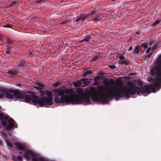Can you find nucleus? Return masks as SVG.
<instances>
[{
	"label": "nucleus",
	"mask_w": 161,
	"mask_h": 161,
	"mask_svg": "<svg viewBox=\"0 0 161 161\" xmlns=\"http://www.w3.org/2000/svg\"><path fill=\"white\" fill-rule=\"evenodd\" d=\"M99 53H96V54L93 57V58L91 60L92 61H94L97 59L99 57Z\"/></svg>",
	"instance_id": "obj_19"
},
{
	"label": "nucleus",
	"mask_w": 161,
	"mask_h": 161,
	"mask_svg": "<svg viewBox=\"0 0 161 161\" xmlns=\"http://www.w3.org/2000/svg\"><path fill=\"white\" fill-rule=\"evenodd\" d=\"M148 43V45H149L150 46H151L153 44V43L151 42H149Z\"/></svg>",
	"instance_id": "obj_49"
},
{
	"label": "nucleus",
	"mask_w": 161,
	"mask_h": 161,
	"mask_svg": "<svg viewBox=\"0 0 161 161\" xmlns=\"http://www.w3.org/2000/svg\"><path fill=\"white\" fill-rule=\"evenodd\" d=\"M13 160L14 161H23V156L20 155L14 156L13 157Z\"/></svg>",
	"instance_id": "obj_12"
},
{
	"label": "nucleus",
	"mask_w": 161,
	"mask_h": 161,
	"mask_svg": "<svg viewBox=\"0 0 161 161\" xmlns=\"http://www.w3.org/2000/svg\"><path fill=\"white\" fill-rule=\"evenodd\" d=\"M96 8H97L96 7H95V8L93 10H92L90 14V15L93 14L96 12L97 11V9Z\"/></svg>",
	"instance_id": "obj_28"
},
{
	"label": "nucleus",
	"mask_w": 161,
	"mask_h": 161,
	"mask_svg": "<svg viewBox=\"0 0 161 161\" xmlns=\"http://www.w3.org/2000/svg\"><path fill=\"white\" fill-rule=\"evenodd\" d=\"M88 16L89 15L88 14H86L85 16H84V17H86V19L88 17Z\"/></svg>",
	"instance_id": "obj_53"
},
{
	"label": "nucleus",
	"mask_w": 161,
	"mask_h": 161,
	"mask_svg": "<svg viewBox=\"0 0 161 161\" xmlns=\"http://www.w3.org/2000/svg\"><path fill=\"white\" fill-rule=\"evenodd\" d=\"M154 50H152H152L151 51V52H150V53H152V54H153L154 53Z\"/></svg>",
	"instance_id": "obj_52"
},
{
	"label": "nucleus",
	"mask_w": 161,
	"mask_h": 161,
	"mask_svg": "<svg viewBox=\"0 0 161 161\" xmlns=\"http://www.w3.org/2000/svg\"><path fill=\"white\" fill-rule=\"evenodd\" d=\"M60 84L58 82H55L53 85L54 86H57Z\"/></svg>",
	"instance_id": "obj_35"
},
{
	"label": "nucleus",
	"mask_w": 161,
	"mask_h": 161,
	"mask_svg": "<svg viewBox=\"0 0 161 161\" xmlns=\"http://www.w3.org/2000/svg\"><path fill=\"white\" fill-rule=\"evenodd\" d=\"M90 79H89V80L84 81L82 82V84H83V86H85L88 85L91 83V81H90Z\"/></svg>",
	"instance_id": "obj_23"
},
{
	"label": "nucleus",
	"mask_w": 161,
	"mask_h": 161,
	"mask_svg": "<svg viewBox=\"0 0 161 161\" xmlns=\"http://www.w3.org/2000/svg\"><path fill=\"white\" fill-rule=\"evenodd\" d=\"M2 144V142L0 140V145H1Z\"/></svg>",
	"instance_id": "obj_55"
},
{
	"label": "nucleus",
	"mask_w": 161,
	"mask_h": 161,
	"mask_svg": "<svg viewBox=\"0 0 161 161\" xmlns=\"http://www.w3.org/2000/svg\"><path fill=\"white\" fill-rule=\"evenodd\" d=\"M112 1H115V0H112Z\"/></svg>",
	"instance_id": "obj_57"
},
{
	"label": "nucleus",
	"mask_w": 161,
	"mask_h": 161,
	"mask_svg": "<svg viewBox=\"0 0 161 161\" xmlns=\"http://www.w3.org/2000/svg\"><path fill=\"white\" fill-rule=\"evenodd\" d=\"M98 92L94 86L90 88L89 91L85 92L82 89L78 88L76 89V92L77 95H75V104H78L85 102L87 104H89L90 99V96L94 101L99 102L103 104L107 103V97L106 96L105 87L103 86H97Z\"/></svg>",
	"instance_id": "obj_2"
},
{
	"label": "nucleus",
	"mask_w": 161,
	"mask_h": 161,
	"mask_svg": "<svg viewBox=\"0 0 161 161\" xmlns=\"http://www.w3.org/2000/svg\"><path fill=\"white\" fill-rule=\"evenodd\" d=\"M81 20V18L79 17L78 18L75 20V22H77L79 21V20Z\"/></svg>",
	"instance_id": "obj_39"
},
{
	"label": "nucleus",
	"mask_w": 161,
	"mask_h": 161,
	"mask_svg": "<svg viewBox=\"0 0 161 161\" xmlns=\"http://www.w3.org/2000/svg\"><path fill=\"white\" fill-rule=\"evenodd\" d=\"M34 87L36 90H40V87H39V86H34Z\"/></svg>",
	"instance_id": "obj_43"
},
{
	"label": "nucleus",
	"mask_w": 161,
	"mask_h": 161,
	"mask_svg": "<svg viewBox=\"0 0 161 161\" xmlns=\"http://www.w3.org/2000/svg\"><path fill=\"white\" fill-rule=\"evenodd\" d=\"M16 85L17 86L20 87L21 86V84L20 83H17Z\"/></svg>",
	"instance_id": "obj_48"
},
{
	"label": "nucleus",
	"mask_w": 161,
	"mask_h": 161,
	"mask_svg": "<svg viewBox=\"0 0 161 161\" xmlns=\"http://www.w3.org/2000/svg\"><path fill=\"white\" fill-rule=\"evenodd\" d=\"M53 92L55 93H57V95L58 96H60V97L66 96V97L65 99V100H66V101L68 100L69 99L70 96H69L68 94H65V90L58 88L54 90Z\"/></svg>",
	"instance_id": "obj_8"
},
{
	"label": "nucleus",
	"mask_w": 161,
	"mask_h": 161,
	"mask_svg": "<svg viewBox=\"0 0 161 161\" xmlns=\"http://www.w3.org/2000/svg\"><path fill=\"white\" fill-rule=\"evenodd\" d=\"M85 81H88L89 80V79L88 78H84Z\"/></svg>",
	"instance_id": "obj_51"
},
{
	"label": "nucleus",
	"mask_w": 161,
	"mask_h": 161,
	"mask_svg": "<svg viewBox=\"0 0 161 161\" xmlns=\"http://www.w3.org/2000/svg\"><path fill=\"white\" fill-rule=\"evenodd\" d=\"M6 144L9 147H12V143L9 141H8L7 140H6Z\"/></svg>",
	"instance_id": "obj_26"
},
{
	"label": "nucleus",
	"mask_w": 161,
	"mask_h": 161,
	"mask_svg": "<svg viewBox=\"0 0 161 161\" xmlns=\"http://www.w3.org/2000/svg\"><path fill=\"white\" fill-rule=\"evenodd\" d=\"M12 25L9 24H8L6 25H4L3 26L4 27H7L8 28H11L12 27Z\"/></svg>",
	"instance_id": "obj_31"
},
{
	"label": "nucleus",
	"mask_w": 161,
	"mask_h": 161,
	"mask_svg": "<svg viewBox=\"0 0 161 161\" xmlns=\"http://www.w3.org/2000/svg\"><path fill=\"white\" fill-rule=\"evenodd\" d=\"M158 45L157 44H155L154 46L152 47V49L153 50H155L157 47Z\"/></svg>",
	"instance_id": "obj_33"
},
{
	"label": "nucleus",
	"mask_w": 161,
	"mask_h": 161,
	"mask_svg": "<svg viewBox=\"0 0 161 161\" xmlns=\"http://www.w3.org/2000/svg\"><path fill=\"white\" fill-rule=\"evenodd\" d=\"M141 50V47L139 46H137L135 47L134 53H138Z\"/></svg>",
	"instance_id": "obj_18"
},
{
	"label": "nucleus",
	"mask_w": 161,
	"mask_h": 161,
	"mask_svg": "<svg viewBox=\"0 0 161 161\" xmlns=\"http://www.w3.org/2000/svg\"><path fill=\"white\" fill-rule=\"evenodd\" d=\"M93 73V72L91 70H89L87 71L86 72H85L83 74V75H82V76L85 77V76H86V75H87L90 74H91Z\"/></svg>",
	"instance_id": "obj_22"
},
{
	"label": "nucleus",
	"mask_w": 161,
	"mask_h": 161,
	"mask_svg": "<svg viewBox=\"0 0 161 161\" xmlns=\"http://www.w3.org/2000/svg\"><path fill=\"white\" fill-rule=\"evenodd\" d=\"M136 33L137 34H140V32L139 31H136Z\"/></svg>",
	"instance_id": "obj_54"
},
{
	"label": "nucleus",
	"mask_w": 161,
	"mask_h": 161,
	"mask_svg": "<svg viewBox=\"0 0 161 161\" xmlns=\"http://www.w3.org/2000/svg\"><path fill=\"white\" fill-rule=\"evenodd\" d=\"M156 63L154 67L151 70V75L154 76L156 75L155 79H153L155 81L153 84H150L149 85H145L143 87L140 88L139 87L134 86L133 83L131 81L128 83L127 87H113L114 90L109 93L106 92V96L107 97V103L108 102L109 99L112 98L113 97H115L118 98L119 97H129L130 95H134L136 93L139 95L140 93L145 94L146 93L149 94L151 92H154L155 89L159 90L161 87V74H158L157 73V70L155 69Z\"/></svg>",
	"instance_id": "obj_1"
},
{
	"label": "nucleus",
	"mask_w": 161,
	"mask_h": 161,
	"mask_svg": "<svg viewBox=\"0 0 161 161\" xmlns=\"http://www.w3.org/2000/svg\"><path fill=\"white\" fill-rule=\"evenodd\" d=\"M107 83L108 85H112L114 84V81L113 79H111L108 80Z\"/></svg>",
	"instance_id": "obj_20"
},
{
	"label": "nucleus",
	"mask_w": 161,
	"mask_h": 161,
	"mask_svg": "<svg viewBox=\"0 0 161 161\" xmlns=\"http://www.w3.org/2000/svg\"><path fill=\"white\" fill-rule=\"evenodd\" d=\"M13 41L10 39H8L7 40L6 43L8 44H13Z\"/></svg>",
	"instance_id": "obj_27"
},
{
	"label": "nucleus",
	"mask_w": 161,
	"mask_h": 161,
	"mask_svg": "<svg viewBox=\"0 0 161 161\" xmlns=\"http://www.w3.org/2000/svg\"><path fill=\"white\" fill-rule=\"evenodd\" d=\"M10 118L8 122V124L6 127V129L8 130H11L15 126L14 122L15 121L12 118Z\"/></svg>",
	"instance_id": "obj_11"
},
{
	"label": "nucleus",
	"mask_w": 161,
	"mask_h": 161,
	"mask_svg": "<svg viewBox=\"0 0 161 161\" xmlns=\"http://www.w3.org/2000/svg\"><path fill=\"white\" fill-rule=\"evenodd\" d=\"M98 19L97 17H95L94 19H92V20L94 21H97L98 20Z\"/></svg>",
	"instance_id": "obj_42"
},
{
	"label": "nucleus",
	"mask_w": 161,
	"mask_h": 161,
	"mask_svg": "<svg viewBox=\"0 0 161 161\" xmlns=\"http://www.w3.org/2000/svg\"><path fill=\"white\" fill-rule=\"evenodd\" d=\"M15 127L17 128V125L16 126H15Z\"/></svg>",
	"instance_id": "obj_56"
},
{
	"label": "nucleus",
	"mask_w": 161,
	"mask_h": 161,
	"mask_svg": "<svg viewBox=\"0 0 161 161\" xmlns=\"http://www.w3.org/2000/svg\"><path fill=\"white\" fill-rule=\"evenodd\" d=\"M142 46L143 47L147 49V48L148 47V43L147 42L146 43H142Z\"/></svg>",
	"instance_id": "obj_24"
},
{
	"label": "nucleus",
	"mask_w": 161,
	"mask_h": 161,
	"mask_svg": "<svg viewBox=\"0 0 161 161\" xmlns=\"http://www.w3.org/2000/svg\"><path fill=\"white\" fill-rule=\"evenodd\" d=\"M119 64H125L127 65L129 64L130 62L127 60L125 59L119 61Z\"/></svg>",
	"instance_id": "obj_15"
},
{
	"label": "nucleus",
	"mask_w": 161,
	"mask_h": 161,
	"mask_svg": "<svg viewBox=\"0 0 161 161\" xmlns=\"http://www.w3.org/2000/svg\"><path fill=\"white\" fill-rule=\"evenodd\" d=\"M45 0H38L37 2L38 3H43L44 2Z\"/></svg>",
	"instance_id": "obj_36"
},
{
	"label": "nucleus",
	"mask_w": 161,
	"mask_h": 161,
	"mask_svg": "<svg viewBox=\"0 0 161 161\" xmlns=\"http://www.w3.org/2000/svg\"><path fill=\"white\" fill-rule=\"evenodd\" d=\"M48 98L44 96L39 97L37 96L34 95L32 98V102L35 104H39L40 106L44 105L47 106L50 105L53 103V98L52 94L51 92H48L46 94Z\"/></svg>",
	"instance_id": "obj_4"
},
{
	"label": "nucleus",
	"mask_w": 161,
	"mask_h": 161,
	"mask_svg": "<svg viewBox=\"0 0 161 161\" xmlns=\"http://www.w3.org/2000/svg\"><path fill=\"white\" fill-rule=\"evenodd\" d=\"M133 49L132 47V46H130L129 48V49L128 50V51H131Z\"/></svg>",
	"instance_id": "obj_46"
},
{
	"label": "nucleus",
	"mask_w": 161,
	"mask_h": 161,
	"mask_svg": "<svg viewBox=\"0 0 161 161\" xmlns=\"http://www.w3.org/2000/svg\"><path fill=\"white\" fill-rule=\"evenodd\" d=\"M66 96L64 97H60L59 98L58 97H55L54 98V102L56 103H65L67 104H68L69 103L66 100H65V99L66 97Z\"/></svg>",
	"instance_id": "obj_10"
},
{
	"label": "nucleus",
	"mask_w": 161,
	"mask_h": 161,
	"mask_svg": "<svg viewBox=\"0 0 161 161\" xmlns=\"http://www.w3.org/2000/svg\"><path fill=\"white\" fill-rule=\"evenodd\" d=\"M2 94L5 95L6 97L8 99H13L14 96V90H10L1 88L0 90Z\"/></svg>",
	"instance_id": "obj_6"
},
{
	"label": "nucleus",
	"mask_w": 161,
	"mask_h": 161,
	"mask_svg": "<svg viewBox=\"0 0 161 161\" xmlns=\"http://www.w3.org/2000/svg\"><path fill=\"white\" fill-rule=\"evenodd\" d=\"M14 145L19 150V153L21 154L23 152V156L24 158L28 160L31 158L32 161H44L42 157L37 156L36 153L29 150H27L26 147L19 142L15 143Z\"/></svg>",
	"instance_id": "obj_3"
},
{
	"label": "nucleus",
	"mask_w": 161,
	"mask_h": 161,
	"mask_svg": "<svg viewBox=\"0 0 161 161\" xmlns=\"http://www.w3.org/2000/svg\"><path fill=\"white\" fill-rule=\"evenodd\" d=\"M152 53H150L148 54L147 57L148 58H150L152 55Z\"/></svg>",
	"instance_id": "obj_47"
},
{
	"label": "nucleus",
	"mask_w": 161,
	"mask_h": 161,
	"mask_svg": "<svg viewBox=\"0 0 161 161\" xmlns=\"http://www.w3.org/2000/svg\"><path fill=\"white\" fill-rule=\"evenodd\" d=\"M0 120H1V125H2L5 126L7 125V123L9 120V119L8 117L4 115L3 113L1 112L0 110Z\"/></svg>",
	"instance_id": "obj_9"
},
{
	"label": "nucleus",
	"mask_w": 161,
	"mask_h": 161,
	"mask_svg": "<svg viewBox=\"0 0 161 161\" xmlns=\"http://www.w3.org/2000/svg\"><path fill=\"white\" fill-rule=\"evenodd\" d=\"M7 73L9 75H16L18 74L17 71L15 70L14 69L9 70Z\"/></svg>",
	"instance_id": "obj_17"
},
{
	"label": "nucleus",
	"mask_w": 161,
	"mask_h": 161,
	"mask_svg": "<svg viewBox=\"0 0 161 161\" xmlns=\"http://www.w3.org/2000/svg\"><path fill=\"white\" fill-rule=\"evenodd\" d=\"M80 18H81V19L82 20H84L86 19V17H85L83 15H81Z\"/></svg>",
	"instance_id": "obj_38"
},
{
	"label": "nucleus",
	"mask_w": 161,
	"mask_h": 161,
	"mask_svg": "<svg viewBox=\"0 0 161 161\" xmlns=\"http://www.w3.org/2000/svg\"><path fill=\"white\" fill-rule=\"evenodd\" d=\"M33 51L32 49H30L28 51V53L30 55H31L32 54V52Z\"/></svg>",
	"instance_id": "obj_44"
},
{
	"label": "nucleus",
	"mask_w": 161,
	"mask_h": 161,
	"mask_svg": "<svg viewBox=\"0 0 161 161\" xmlns=\"http://www.w3.org/2000/svg\"><path fill=\"white\" fill-rule=\"evenodd\" d=\"M100 78V76H97L94 78L93 80L95 81L98 82V80Z\"/></svg>",
	"instance_id": "obj_25"
},
{
	"label": "nucleus",
	"mask_w": 161,
	"mask_h": 161,
	"mask_svg": "<svg viewBox=\"0 0 161 161\" xmlns=\"http://www.w3.org/2000/svg\"><path fill=\"white\" fill-rule=\"evenodd\" d=\"M108 67H109V68H110L112 69H114L116 68L115 66L114 65H109L108 66Z\"/></svg>",
	"instance_id": "obj_32"
},
{
	"label": "nucleus",
	"mask_w": 161,
	"mask_h": 161,
	"mask_svg": "<svg viewBox=\"0 0 161 161\" xmlns=\"http://www.w3.org/2000/svg\"><path fill=\"white\" fill-rule=\"evenodd\" d=\"M80 80V81H84V78H81L80 80Z\"/></svg>",
	"instance_id": "obj_50"
},
{
	"label": "nucleus",
	"mask_w": 161,
	"mask_h": 161,
	"mask_svg": "<svg viewBox=\"0 0 161 161\" xmlns=\"http://www.w3.org/2000/svg\"><path fill=\"white\" fill-rule=\"evenodd\" d=\"M38 84L40 88V90H42V88L44 86V85L40 83H38Z\"/></svg>",
	"instance_id": "obj_30"
},
{
	"label": "nucleus",
	"mask_w": 161,
	"mask_h": 161,
	"mask_svg": "<svg viewBox=\"0 0 161 161\" xmlns=\"http://www.w3.org/2000/svg\"><path fill=\"white\" fill-rule=\"evenodd\" d=\"M34 95H27L26 94L25 92H20L18 90H15L14 93V96L16 98L20 99L22 100L25 102L28 103L32 100V97Z\"/></svg>",
	"instance_id": "obj_5"
},
{
	"label": "nucleus",
	"mask_w": 161,
	"mask_h": 161,
	"mask_svg": "<svg viewBox=\"0 0 161 161\" xmlns=\"http://www.w3.org/2000/svg\"><path fill=\"white\" fill-rule=\"evenodd\" d=\"M151 47H150L148 48L146 51V53H149L151 50Z\"/></svg>",
	"instance_id": "obj_41"
},
{
	"label": "nucleus",
	"mask_w": 161,
	"mask_h": 161,
	"mask_svg": "<svg viewBox=\"0 0 161 161\" xmlns=\"http://www.w3.org/2000/svg\"><path fill=\"white\" fill-rule=\"evenodd\" d=\"M72 84L75 87L84 86H83L82 85V82L80 81V80H77L76 81L73 82Z\"/></svg>",
	"instance_id": "obj_13"
},
{
	"label": "nucleus",
	"mask_w": 161,
	"mask_h": 161,
	"mask_svg": "<svg viewBox=\"0 0 161 161\" xmlns=\"http://www.w3.org/2000/svg\"><path fill=\"white\" fill-rule=\"evenodd\" d=\"M119 58L120 60L125 59V57L124 56L123 54H122L121 55H120L119 56Z\"/></svg>",
	"instance_id": "obj_29"
},
{
	"label": "nucleus",
	"mask_w": 161,
	"mask_h": 161,
	"mask_svg": "<svg viewBox=\"0 0 161 161\" xmlns=\"http://www.w3.org/2000/svg\"><path fill=\"white\" fill-rule=\"evenodd\" d=\"M99 85L98 82L94 81L92 83V85Z\"/></svg>",
	"instance_id": "obj_37"
},
{
	"label": "nucleus",
	"mask_w": 161,
	"mask_h": 161,
	"mask_svg": "<svg viewBox=\"0 0 161 161\" xmlns=\"http://www.w3.org/2000/svg\"><path fill=\"white\" fill-rule=\"evenodd\" d=\"M26 64V63L25 61L23 59L19 62L18 65L19 67H24L25 66Z\"/></svg>",
	"instance_id": "obj_16"
},
{
	"label": "nucleus",
	"mask_w": 161,
	"mask_h": 161,
	"mask_svg": "<svg viewBox=\"0 0 161 161\" xmlns=\"http://www.w3.org/2000/svg\"><path fill=\"white\" fill-rule=\"evenodd\" d=\"M5 52L7 53L10 54L11 51L9 50H8V49H6Z\"/></svg>",
	"instance_id": "obj_40"
},
{
	"label": "nucleus",
	"mask_w": 161,
	"mask_h": 161,
	"mask_svg": "<svg viewBox=\"0 0 161 161\" xmlns=\"http://www.w3.org/2000/svg\"><path fill=\"white\" fill-rule=\"evenodd\" d=\"M67 22H68V20H64V21L61 22L60 23V24L62 25V24H65Z\"/></svg>",
	"instance_id": "obj_34"
},
{
	"label": "nucleus",
	"mask_w": 161,
	"mask_h": 161,
	"mask_svg": "<svg viewBox=\"0 0 161 161\" xmlns=\"http://www.w3.org/2000/svg\"><path fill=\"white\" fill-rule=\"evenodd\" d=\"M65 93L66 94H68L69 96V99L67 101L69 103L71 102L72 104H75V97L73 94L74 91L71 89H65Z\"/></svg>",
	"instance_id": "obj_7"
},
{
	"label": "nucleus",
	"mask_w": 161,
	"mask_h": 161,
	"mask_svg": "<svg viewBox=\"0 0 161 161\" xmlns=\"http://www.w3.org/2000/svg\"><path fill=\"white\" fill-rule=\"evenodd\" d=\"M161 21V19H158L156 20L152 24V25L153 26H154L157 25V24L160 23Z\"/></svg>",
	"instance_id": "obj_21"
},
{
	"label": "nucleus",
	"mask_w": 161,
	"mask_h": 161,
	"mask_svg": "<svg viewBox=\"0 0 161 161\" xmlns=\"http://www.w3.org/2000/svg\"><path fill=\"white\" fill-rule=\"evenodd\" d=\"M13 47H11L10 46H7V49H8V50H10Z\"/></svg>",
	"instance_id": "obj_45"
},
{
	"label": "nucleus",
	"mask_w": 161,
	"mask_h": 161,
	"mask_svg": "<svg viewBox=\"0 0 161 161\" xmlns=\"http://www.w3.org/2000/svg\"><path fill=\"white\" fill-rule=\"evenodd\" d=\"M91 38V36L90 35H87L83 39L81 40L80 42V43H82L84 42H88L90 40Z\"/></svg>",
	"instance_id": "obj_14"
}]
</instances>
